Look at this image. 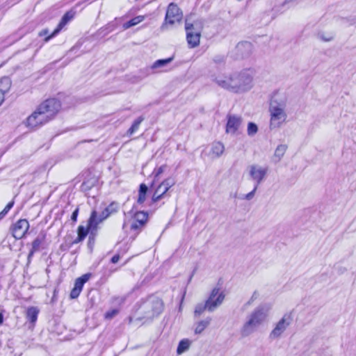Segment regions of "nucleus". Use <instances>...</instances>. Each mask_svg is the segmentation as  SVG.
Returning a JSON list of instances; mask_svg holds the SVG:
<instances>
[{
	"mask_svg": "<svg viewBox=\"0 0 356 356\" xmlns=\"http://www.w3.org/2000/svg\"><path fill=\"white\" fill-rule=\"evenodd\" d=\"M214 81L218 86L234 93H243L253 87V72L250 69L233 72L229 76H219Z\"/></svg>",
	"mask_w": 356,
	"mask_h": 356,
	"instance_id": "nucleus-1",
	"label": "nucleus"
},
{
	"mask_svg": "<svg viewBox=\"0 0 356 356\" xmlns=\"http://www.w3.org/2000/svg\"><path fill=\"white\" fill-rule=\"evenodd\" d=\"M60 108V103L58 99H47L27 118L26 124L31 129L38 128L51 120Z\"/></svg>",
	"mask_w": 356,
	"mask_h": 356,
	"instance_id": "nucleus-2",
	"label": "nucleus"
},
{
	"mask_svg": "<svg viewBox=\"0 0 356 356\" xmlns=\"http://www.w3.org/2000/svg\"><path fill=\"white\" fill-rule=\"evenodd\" d=\"M135 314L129 317V323H131L134 318L145 321L153 320L163 312L164 303L161 298L150 296L138 302L135 305Z\"/></svg>",
	"mask_w": 356,
	"mask_h": 356,
	"instance_id": "nucleus-3",
	"label": "nucleus"
},
{
	"mask_svg": "<svg viewBox=\"0 0 356 356\" xmlns=\"http://www.w3.org/2000/svg\"><path fill=\"white\" fill-rule=\"evenodd\" d=\"M270 309V305L268 304H261L257 307L248 316L247 321L243 325L241 330V336L246 337L254 332L264 323Z\"/></svg>",
	"mask_w": 356,
	"mask_h": 356,
	"instance_id": "nucleus-4",
	"label": "nucleus"
},
{
	"mask_svg": "<svg viewBox=\"0 0 356 356\" xmlns=\"http://www.w3.org/2000/svg\"><path fill=\"white\" fill-rule=\"evenodd\" d=\"M284 108V103L277 102L276 100L270 102L269 108L270 112V129L279 128L286 121L287 115Z\"/></svg>",
	"mask_w": 356,
	"mask_h": 356,
	"instance_id": "nucleus-5",
	"label": "nucleus"
},
{
	"mask_svg": "<svg viewBox=\"0 0 356 356\" xmlns=\"http://www.w3.org/2000/svg\"><path fill=\"white\" fill-rule=\"evenodd\" d=\"M202 29L203 22L202 20H196L193 23H191L188 19L186 20V40L190 47L194 48L199 45Z\"/></svg>",
	"mask_w": 356,
	"mask_h": 356,
	"instance_id": "nucleus-6",
	"label": "nucleus"
},
{
	"mask_svg": "<svg viewBox=\"0 0 356 356\" xmlns=\"http://www.w3.org/2000/svg\"><path fill=\"white\" fill-rule=\"evenodd\" d=\"M175 184V181L172 177L164 179L155 189L152 197L153 202H156L167 195L169 189Z\"/></svg>",
	"mask_w": 356,
	"mask_h": 356,
	"instance_id": "nucleus-7",
	"label": "nucleus"
},
{
	"mask_svg": "<svg viewBox=\"0 0 356 356\" xmlns=\"http://www.w3.org/2000/svg\"><path fill=\"white\" fill-rule=\"evenodd\" d=\"M268 167L254 164L249 166V175L256 186H259L266 178Z\"/></svg>",
	"mask_w": 356,
	"mask_h": 356,
	"instance_id": "nucleus-8",
	"label": "nucleus"
},
{
	"mask_svg": "<svg viewBox=\"0 0 356 356\" xmlns=\"http://www.w3.org/2000/svg\"><path fill=\"white\" fill-rule=\"evenodd\" d=\"M291 321L292 319L290 314H284L277 323L274 329L270 332L269 338L273 340L280 338L291 324Z\"/></svg>",
	"mask_w": 356,
	"mask_h": 356,
	"instance_id": "nucleus-9",
	"label": "nucleus"
},
{
	"mask_svg": "<svg viewBox=\"0 0 356 356\" xmlns=\"http://www.w3.org/2000/svg\"><path fill=\"white\" fill-rule=\"evenodd\" d=\"M224 299L225 295L223 292L220 291L218 288L213 289L209 298L205 302L208 306V311L213 312L222 303Z\"/></svg>",
	"mask_w": 356,
	"mask_h": 356,
	"instance_id": "nucleus-10",
	"label": "nucleus"
},
{
	"mask_svg": "<svg viewBox=\"0 0 356 356\" xmlns=\"http://www.w3.org/2000/svg\"><path fill=\"white\" fill-rule=\"evenodd\" d=\"M182 17V13L178 8L177 4L171 3L167 9L165 15V24L162 26V29H165L167 24H173L175 22H179Z\"/></svg>",
	"mask_w": 356,
	"mask_h": 356,
	"instance_id": "nucleus-11",
	"label": "nucleus"
},
{
	"mask_svg": "<svg viewBox=\"0 0 356 356\" xmlns=\"http://www.w3.org/2000/svg\"><path fill=\"white\" fill-rule=\"evenodd\" d=\"M225 132L231 135L236 134L242 124V118L237 115L228 114Z\"/></svg>",
	"mask_w": 356,
	"mask_h": 356,
	"instance_id": "nucleus-12",
	"label": "nucleus"
},
{
	"mask_svg": "<svg viewBox=\"0 0 356 356\" xmlns=\"http://www.w3.org/2000/svg\"><path fill=\"white\" fill-rule=\"evenodd\" d=\"M29 228V221L26 219H20L17 221L13 226V236L16 239H20L27 232Z\"/></svg>",
	"mask_w": 356,
	"mask_h": 356,
	"instance_id": "nucleus-13",
	"label": "nucleus"
},
{
	"mask_svg": "<svg viewBox=\"0 0 356 356\" xmlns=\"http://www.w3.org/2000/svg\"><path fill=\"white\" fill-rule=\"evenodd\" d=\"M75 15V11H74L73 10H70L69 11H67L64 15L63 17H62L60 22H59V24H58V26L56 27V29L52 32V33L49 35H48L45 39H44V41L45 42H47L49 41L51 38H52L53 37H54L55 35H56L60 31L61 29L70 21L72 20L74 17Z\"/></svg>",
	"mask_w": 356,
	"mask_h": 356,
	"instance_id": "nucleus-14",
	"label": "nucleus"
},
{
	"mask_svg": "<svg viewBox=\"0 0 356 356\" xmlns=\"http://www.w3.org/2000/svg\"><path fill=\"white\" fill-rule=\"evenodd\" d=\"M90 273H86L75 280L74 288L70 293L71 298L74 299L79 297L84 284L90 279Z\"/></svg>",
	"mask_w": 356,
	"mask_h": 356,
	"instance_id": "nucleus-15",
	"label": "nucleus"
},
{
	"mask_svg": "<svg viewBox=\"0 0 356 356\" xmlns=\"http://www.w3.org/2000/svg\"><path fill=\"white\" fill-rule=\"evenodd\" d=\"M46 238V234L41 232L32 242L31 249L28 254V261L30 262L35 252L40 250L41 245L43 243Z\"/></svg>",
	"mask_w": 356,
	"mask_h": 356,
	"instance_id": "nucleus-16",
	"label": "nucleus"
},
{
	"mask_svg": "<svg viewBox=\"0 0 356 356\" xmlns=\"http://www.w3.org/2000/svg\"><path fill=\"white\" fill-rule=\"evenodd\" d=\"M225 151L224 145L219 141L213 142L211 147V156L212 159L219 158Z\"/></svg>",
	"mask_w": 356,
	"mask_h": 356,
	"instance_id": "nucleus-17",
	"label": "nucleus"
},
{
	"mask_svg": "<svg viewBox=\"0 0 356 356\" xmlns=\"http://www.w3.org/2000/svg\"><path fill=\"white\" fill-rule=\"evenodd\" d=\"M102 221L97 216V213L96 211H92L90 216L88 220V228L90 229V232L93 234L94 232H96L97 229V226Z\"/></svg>",
	"mask_w": 356,
	"mask_h": 356,
	"instance_id": "nucleus-18",
	"label": "nucleus"
},
{
	"mask_svg": "<svg viewBox=\"0 0 356 356\" xmlns=\"http://www.w3.org/2000/svg\"><path fill=\"white\" fill-rule=\"evenodd\" d=\"M287 148L288 146L285 144L279 145L275 150L274 154L272 158L273 161L275 163H279L283 158L284 154L287 150Z\"/></svg>",
	"mask_w": 356,
	"mask_h": 356,
	"instance_id": "nucleus-19",
	"label": "nucleus"
},
{
	"mask_svg": "<svg viewBox=\"0 0 356 356\" xmlns=\"http://www.w3.org/2000/svg\"><path fill=\"white\" fill-rule=\"evenodd\" d=\"M237 51L241 54L243 56L250 55L252 50V44L249 42H242L237 44Z\"/></svg>",
	"mask_w": 356,
	"mask_h": 356,
	"instance_id": "nucleus-20",
	"label": "nucleus"
},
{
	"mask_svg": "<svg viewBox=\"0 0 356 356\" xmlns=\"http://www.w3.org/2000/svg\"><path fill=\"white\" fill-rule=\"evenodd\" d=\"M173 57H170L165 59H159L156 60L150 67V70H152V73H155L156 69L162 68L170 63L173 60Z\"/></svg>",
	"mask_w": 356,
	"mask_h": 356,
	"instance_id": "nucleus-21",
	"label": "nucleus"
},
{
	"mask_svg": "<svg viewBox=\"0 0 356 356\" xmlns=\"http://www.w3.org/2000/svg\"><path fill=\"white\" fill-rule=\"evenodd\" d=\"M39 312V309L36 307H29L26 311V318L28 321L31 323L35 324L38 319Z\"/></svg>",
	"mask_w": 356,
	"mask_h": 356,
	"instance_id": "nucleus-22",
	"label": "nucleus"
},
{
	"mask_svg": "<svg viewBox=\"0 0 356 356\" xmlns=\"http://www.w3.org/2000/svg\"><path fill=\"white\" fill-rule=\"evenodd\" d=\"M90 232V229L88 228V226L87 225L86 227L80 225L78 227L77 229V234L78 236L77 238L73 241V243H79L84 240L88 232Z\"/></svg>",
	"mask_w": 356,
	"mask_h": 356,
	"instance_id": "nucleus-23",
	"label": "nucleus"
},
{
	"mask_svg": "<svg viewBox=\"0 0 356 356\" xmlns=\"http://www.w3.org/2000/svg\"><path fill=\"white\" fill-rule=\"evenodd\" d=\"M211 318L207 317L204 320L200 321L196 323L195 333L196 334H201L210 324Z\"/></svg>",
	"mask_w": 356,
	"mask_h": 356,
	"instance_id": "nucleus-24",
	"label": "nucleus"
},
{
	"mask_svg": "<svg viewBox=\"0 0 356 356\" xmlns=\"http://www.w3.org/2000/svg\"><path fill=\"white\" fill-rule=\"evenodd\" d=\"M11 86V81L8 77H3L0 80V93L5 97V94L8 92Z\"/></svg>",
	"mask_w": 356,
	"mask_h": 356,
	"instance_id": "nucleus-25",
	"label": "nucleus"
},
{
	"mask_svg": "<svg viewBox=\"0 0 356 356\" xmlns=\"http://www.w3.org/2000/svg\"><path fill=\"white\" fill-rule=\"evenodd\" d=\"M144 16L139 15L136 17H134L131 20L128 21L127 22L124 23L122 26L123 29L126 30L134 26L137 25L140 22H143L144 20Z\"/></svg>",
	"mask_w": 356,
	"mask_h": 356,
	"instance_id": "nucleus-26",
	"label": "nucleus"
},
{
	"mask_svg": "<svg viewBox=\"0 0 356 356\" xmlns=\"http://www.w3.org/2000/svg\"><path fill=\"white\" fill-rule=\"evenodd\" d=\"M191 345V341L187 339H184L179 341L178 344V347L177 349V353L178 355H181L183 353L186 352L187 350H188Z\"/></svg>",
	"mask_w": 356,
	"mask_h": 356,
	"instance_id": "nucleus-27",
	"label": "nucleus"
},
{
	"mask_svg": "<svg viewBox=\"0 0 356 356\" xmlns=\"http://www.w3.org/2000/svg\"><path fill=\"white\" fill-rule=\"evenodd\" d=\"M134 219L138 222L139 225H145L147 220V213L144 211L136 212Z\"/></svg>",
	"mask_w": 356,
	"mask_h": 356,
	"instance_id": "nucleus-28",
	"label": "nucleus"
},
{
	"mask_svg": "<svg viewBox=\"0 0 356 356\" xmlns=\"http://www.w3.org/2000/svg\"><path fill=\"white\" fill-rule=\"evenodd\" d=\"M144 120V118L143 116H140L132 124L131 127L129 129L127 133L129 135H132L135 133L139 128L141 122Z\"/></svg>",
	"mask_w": 356,
	"mask_h": 356,
	"instance_id": "nucleus-29",
	"label": "nucleus"
},
{
	"mask_svg": "<svg viewBox=\"0 0 356 356\" xmlns=\"http://www.w3.org/2000/svg\"><path fill=\"white\" fill-rule=\"evenodd\" d=\"M205 310H208V306L206 302L199 303L195 306L194 311V316L195 317L200 316Z\"/></svg>",
	"mask_w": 356,
	"mask_h": 356,
	"instance_id": "nucleus-30",
	"label": "nucleus"
},
{
	"mask_svg": "<svg viewBox=\"0 0 356 356\" xmlns=\"http://www.w3.org/2000/svg\"><path fill=\"white\" fill-rule=\"evenodd\" d=\"M257 125L254 122H249L247 129L248 135L250 136H253L257 133Z\"/></svg>",
	"mask_w": 356,
	"mask_h": 356,
	"instance_id": "nucleus-31",
	"label": "nucleus"
},
{
	"mask_svg": "<svg viewBox=\"0 0 356 356\" xmlns=\"http://www.w3.org/2000/svg\"><path fill=\"white\" fill-rule=\"evenodd\" d=\"M14 205V202H10L5 208L0 212V221L6 216L8 211L11 209V208Z\"/></svg>",
	"mask_w": 356,
	"mask_h": 356,
	"instance_id": "nucleus-32",
	"label": "nucleus"
},
{
	"mask_svg": "<svg viewBox=\"0 0 356 356\" xmlns=\"http://www.w3.org/2000/svg\"><path fill=\"white\" fill-rule=\"evenodd\" d=\"M14 205V202H10L5 208L0 212V221L6 216L8 211L11 209V208Z\"/></svg>",
	"mask_w": 356,
	"mask_h": 356,
	"instance_id": "nucleus-33",
	"label": "nucleus"
},
{
	"mask_svg": "<svg viewBox=\"0 0 356 356\" xmlns=\"http://www.w3.org/2000/svg\"><path fill=\"white\" fill-rule=\"evenodd\" d=\"M119 209V204L117 202L111 203L106 208V210L111 215L116 213Z\"/></svg>",
	"mask_w": 356,
	"mask_h": 356,
	"instance_id": "nucleus-34",
	"label": "nucleus"
},
{
	"mask_svg": "<svg viewBox=\"0 0 356 356\" xmlns=\"http://www.w3.org/2000/svg\"><path fill=\"white\" fill-rule=\"evenodd\" d=\"M257 188H258V186L254 185V188L252 189V191H250V193H247L246 195H244L242 197H241V199L246 200H252L253 197L255 195V193H256V191L257 190Z\"/></svg>",
	"mask_w": 356,
	"mask_h": 356,
	"instance_id": "nucleus-35",
	"label": "nucleus"
},
{
	"mask_svg": "<svg viewBox=\"0 0 356 356\" xmlns=\"http://www.w3.org/2000/svg\"><path fill=\"white\" fill-rule=\"evenodd\" d=\"M165 168H166V165H163L160 166L159 168L154 169V170L152 172V175H154V181L159 177V176L164 172Z\"/></svg>",
	"mask_w": 356,
	"mask_h": 356,
	"instance_id": "nucleus-36",
	"label": "nucleus"
},
{
	"mask_svg": "<svg viewBox=\"0 0 356 356\" xmlns=\"http://www.w3.org/2000/svg\"><path fill=\"white\" fill-rule=\"evenodd\" d=\"M318 36L320 39L325 42L331 41L334 38L333 34L330 33L327 35H325V34L323 32L318 33Z\"/></svg>",
	"mask_w": 356,
	"mask_h": 356,
	"instance_id": "nucleus-37",
	"label": "nucleus"
},
{
	"mask_svg": "<svg viewBox=\"0 0 356 356\" xmlns=\"http://www.w3.org/2000/svg\"><path fill=\"white\" fill-rule=\"evenodd\" d=\"M119 313V310L117 309H112L111 311H108L106 312L104 316L106 319H112L114 316H115Z\"/></svg>",
	"mask_w": 356,
	"mask_h": 356,
	"instance_id": "nucleus-38",
	"label": "nucleus"
},
{
	"mask_svg": "<svg viewBox=\"0 0 356 356\" xmlns=\"http://www.w3.org/2000/svg\"><path fill=\"white\" fill-rule=\"evenodd\" d=\"M259 294L258 291H255L252 293V295L251 298H250V300L247 302L246 305H252V303L259 298Z\"/></svg>",
	"mask_w": 356,
	"mask_h": 356,
	"instance_id": "nucleus-39",
	"label": "nucleus"
},
{
	"mask_svg": "<svg viewBox=\"0 0 356 356\" xmlns=\"http://www.w3.org/2000/svg\"><path fill=\"white\" fill-rule=\"evenodd\" d=\"M146 200V193H138V197L137 200V203L139 204H142L145 202Z\"/></svg>",
	"mask_w": 356,
	"mask_h": 356,
	"instance_id": "nucleus-40",
	"label": "nucleus"
},
{
	"mask_svg": "<svg viewBox=\"0 0 356 356\" xmlns=\"http://www.w3.org/2000/svg\"><path fill=\"white\" fill-rule=\"evenodd\" d=\"M213 61L216 63L220 64L225 62V56H216L213 58Z\"/></svg>",
	"mask_w": 356,
	"mask_h": 356,
	"instance_id": "nucleus-41",
	"label": "nucleus"
},
{
	"mask_svg": "<svg viewBox=\"0 0 356 356\" xmlns=\"http://www.w3.org/2000/svg\"><path fill=\"white\" fill-rule=\"evenodd\" d=\"M144 226L143 225H139L138 222L134 219V221L131 225V229L136 230Z\"/></svg>",
	"mask_w": 356,
	"mask_h": 356,
	"instance_id": "nucleus-42",
	"label": "nucleus"
},
{
	"mask_svg": "<svg viewBox=\"0 0 356 356\" xmlns=\"http://www.w3.org/2000/svg\"><path fill=\"white\" fill-rule=\"evenodd\" d=\"M147 191H148V188L145 184H141L140 185L139 191H138L139 193H146L147 194Z\"/></svg>",
	"mask_w": 356,
	"mask_h": 356,
	"instance_id": "nucleus-43",
	"label": "nucleus"
},
{
	"mask_svg": "<svg viewBox=\"0 0 356 356\" xmlns=\"http://www.w3.org/2000/svg\"><path fill=\"white\" fill-rule=\"evenodd\" d=\"M78 213H79V209L77 208V209H76L73 211V213H72V216H71V220H72V221H74V222L76 221V220H77V216H78Z\"/></svg>",
	"mask_w": 356,
	"mask_h": 356,
	"instance_id": "nucleus-44",
	"label": "nucleus"
},
{
	"mask_svg": "<svg viewBox=\"0 0 356 356\" xmlns=\"http://www.w3.org/2000/svg\"><path fill=\"white\" fill-rule=\"evenodd\" d=\"M120 255L119 254H115L114 255L112 258H111V262L113 264H116L118 262V261L120 260Z\"/></svg>",
	"mask_w": 356,
	"mask_h": 356,
	"instance_id": "nucleus-45",
	"label": "nucleus"
},
{
	"mask_svg": "<svg viewBox=\"0 0 356 356\" xmlns=\"http://www.w3.org/2000/svg\"><path fill=\"white\" fill-rule=\"evenodd\" d=\"M48 33H49L48 29H44V30H42V31H40L39 33V35L40 36H44V35H47Z\"/></svg>",
	"mask_w": 356,
	"mask_h": 356,
	"instance_id": "nucleus-46",
	"label": "nucleus"
},
{
	"mask_svg": "<svg viewBox=\"0 0 356 356\" xmlns=\"http://www.w3.org/2000/svg\"><path fill=\"white\" fill-rule=\"evenodd\" d=\"M104 218H108L111 214L106 210V209L102 212Z\"/></svg>",
	"mask_w": 356,
	"mask_h": 356,
	"instance_id": "nucleus-47",
	"label": "nucleus"
},
{
	"mask_svg": "<svg viewBox=\"0 0 356 356\" xmlns=\"http://www.w3.org/2000/svg\"><path fill=\"white\" fill-rule=\"evenodd\" d=\"M4 101V97H2V95L0 93V106Z\"/></svg>",
	"mask_w": 356,
	"mask_h": 356,
	"instance_id": "nucleus-48",
	"label": "nucleus"
},
{
	"mask_svg": "<svg viewBox=\"0 0 356 356\" xmlns=\"http://www.w3.org/2000/svg\"><path fill=\"white\" fill-rule=\"evenodd\" d=\"M98 217L100 218V220H101L102 221H103V220H104L105 219H106V218H104V215H103L102 213H101Z\"/></svg>",
	"mask_w": 356,
	"mask_h": 356,
	"instance_id": "nucleus-49",
	"label": "nucleus"
},
{
	"mask_svg": "<svg viewBox=\"0 0 356 356\" xmlns=\"http://www.w3.org/2000/svg\"><path fill=\"white\" fill-rule=\"evenodd\" d=\"M3 320V316L1 313H0V325L2 324Z\"/></svg>",
	"mask_w": 356,
	"mask_h": 356,
	"instance_id": "nucleus-50",
	"label": "nucleus"
},
{
	"mask_svg": "<svg viewBox=\"0 0 356 356\" xmlns=\"http://www.w3.org/2000/svg\"><path fill=\"white\" fill-rule=\"evenodd\" d=\"M281 6H282L283 8H284V7H286V1L282 2V3H281Z\"/></svg>",
	"mask_w": 356,
	"mask_h": 356,
	"instance_id": "nucleus-51",
	"label": "nucleus"
}]
</instances>
